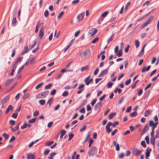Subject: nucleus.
<instances>
[{
	"mask_svg": "<svg viewBox=\"0 0 159 159\" xmlns=\"http://www.w3.org/2000/svg\"><path fill=\"white\" fill-rule=\"evenodd\" d=\"M142 151L139 150L137 148H134L133 149L132 151L133 154L135 156H138L141 153Z\"/></svg>",
	"mask_w": 159,
	"mask_h": 159,
	"instance_id": "obj_5",
	"label": "nucleus"
},
{
	"mask_svg": "<svg viewBox=\"0 0 159 159\" xmlns=\"http://www.w3.org/2000/svg\"><path fill=\"white\" fill-rule=\"evenodd\" d=\"M89 67V66H87L85 67H82L81 68V70L82 71H83L84 70H87Z\"/></svg>",
	"mask_w": 159,
	"mask_h": 159,
	"instance_id": "obj_45",
	"label": "nucleus"
},
{
	"mask_svg": "<svg viewBox=\"0 0 159 159\" xmlns=\"http://www.w3.org/2000/svg\"><path fill=\"white\" fill-rule=\"evenodd\" d=\"M98 30L95 28H92L89 30V34L91 35V36H93L97 32Z\"/></svg>",
	"mask_w": 159,
	"mask_h": 159,
	"instance_id": "obj_4",
	"label": "nucleus"
},
{
	"mask_svg": "<svg viewBox=\"0 0 159 159\" xmlns=\"http://www.w3.org/2000/svg\"><path fill=\"white\" fill-rule=\"evenodd\" d=\"M102 102H99L97 103L95 106L94 109L95 111H97L99 109L102 105Z\"/></svg>",
	"mask_w": 159,
	"mask_h": 159,
	"instance_id": "obj_12",
	"label": "nucleus"
},
{
	"mask_svg": "<svg viewBox=\"0 0 159 159\" xmlns=\"http://www.w3.org/2000/svg\"><path fill=\"white\" fill-rule=\"evenodd\" d=\"M122 54V52L121 50H119L117 53V56L118 57H121Z\"/></svg>",
	"mask_w": 159,
	"mask_h": 159,
	"instance_id": "obj_41",
	"label": "nucleus"
},
{
	"mask_svg": "<svg viewBox=\"0 0 159 159\" xmlns=\"http://www.w3.org/2000/svg\"><path fill=\"white\" fill-rule=\"evenodd\" d=\"M138 115L137 112L136 111H134L133 113H132L130 114V116L131 117H134L136 116H137Z\"/></svg>",
	"mask_w": 159,
	"mask_h": 159,
	"instance_id": "obj_30",
	"label": "nucleus"
},
{
	"mask_svg": "<svg viewBox=\"0 0 159 159\" xmlns=\"http://www.w3.org/2000/svg\"><path fill=\"white\" fill-rule=\"evenodd\" d=\"M49 93L48 91H44L40 93H39L36 96V98L37 99L42 98H45Z\"/></svg>",
	"mask_w": 159,
	"mask_h": 159,
	"instance_id": "obj_2",
	"label": "nucleus"
},
{
	"mask_svg": "<svg viewBox=\"0 0 159 159\" xmlns=\"http://www.w3.org/2000/svg\"><path fill=\"white\" fill-rule=\"evenodd\" d=\"M20 123H19V124H18V125L16 126L15 127V129H13V128L12 126H11L10 127V128L11 129V130L13 132H14L15 131L18 129L19 128V125H20Z\"/></svg>",
	"mask_w": 159,
	"mask_h": 159,
	"instance_id": "obj_25",
	"label": "nucleus"
},
{
	"mask_svg": "<svg viewBox=\"0 0 159 159\" xmlns=\"http://www.w3.org/2000/svg\"><path fill=\"white\" fill-rule=\"evenodd\" d=\"M53 99L52 97H51L50 99H49L47 103L48 104H49V106L50 107L51 106V105L53 102Z\"/></svg>",
	"mask_w": 159,
	"mask_h": 159,
	"instance_id": "obj_28",
	"label": "nucleus"
},
{
	"mask_svg": "<svg viewBox=\"0 0 159 159\" xmlns=\"http://www.w3.org/2000/svg\"><path fill=\"white\" fill-rule=\"evenodd\" d=\"M151 151V148L149 149V148H147L145 152L146 158L148 157L149 156L150 152Z\"/></svg>",
	"mask_w": 159,
	"mask_h": 159,
	"instance_id": "obj_17",
	"label": "nucleus"
},
{
	"mask_svg": "<svg viewBox=\"0 0 159 159\" xmlns=\"http://www.w3.org/2000/svg\"><path fill=\"white\" fill-rule=\"evenodd\" d=\"M84 85L83 84H81L78 87V89L79 90L77 91V93L78 94H80L84 90Z\"/></svg>",
	"mask_w": 159,
	"mask_h": 159,
	"instance_id": "obj_7",
	"label": "nucleus"
},
{
	"mask_svg": "<svg viewBox=\"0 0 159 159\" xmlns=\"http://www.w3.org/2000/svg\"><path fill=\"white\" fill-rule=\"evenodd\" d=\"M13 109V108L11 105H9L5 111V113L7 114L10 110H12Z\"/></svg>",
	"mask_w": 159,
	"mask_h": 159,
	"instance_id": "obj_20",
	"label": "nucleus"
},
{
	"mask_svg": "<svg viewBox=\"0 0 159 159\" xmlns=\"http://www.w3.org/2000/svg\"><path fill=\"white\" fill-rule=\"evenodd\" d=\"M17 67L16 66V65H14L13 67V69L12 70L11 72V73L10 75H14V72L15 71L16 68Z\"/></svg>",
	"mask_w": 159,
	"mask_h": 159,
	"instance_id": "obj_21",
	"label": "nucleus"
},
{
	"mask_svg": "<svg viewBox=\"0 0 159 159\" xmlns=\"http://www.w3.org/2000/svg\"><path fill=\"white\" fill-rule=\"evenodd\" d=\"M108 69H106L102 71L99 74V77H101L107 74L108 73Z\"/></svg>",
	"mask_w": 159,
	"mask_h": 159,
	"instance_id": "obj_8",
	"label": "nucleus"
},
{
	"mask_svg": "<svg viewBox=\"0 0 159 159\" xmlns=\"http://www.w3.org/2000/svg\"><path fill=\"white\" fill-rule=\"evenodd\" d=\"M153 18V16H150L149 19L148 20L146 21H147L148 23L149 24L150 22L152 20Z\"/></svg>",
	"mask_w": 159,
	"mask_h": 159,
	"instance_id": "obj_36",
	"label": "nucleus"
},
{
	"mask_svg": "<svg viewBox=\"0 0 159 159\" xmlns=\"http://www.w3.org/2000/svg\"><path fill=\"white\" fill-rule=\"evenodd\" d=\"M158 122H156L154 123V124L152 126V129L154 130L155 128L158 124Z\"/></svg>",
	"mask_w": 159,
	"mask_h": 159,
	"instance_id": "obj_48",
	"label": "nucleus"
},
{
	"mask_svg": "<svg viewBox=\"0 0 159 159\" xmlns=\"http://www.w3.org/2000/svg\"><path fill=\"white\" fill-rule=\"evenodd\" d=\"M13 80V79H9L7 80L5 83V86H7L11 83Z\"/></svg>",
	"mask_w": 159,
	"mask_h": 159,
	"instance_id": "obj_22",
	"label": "nucleus"
},
{
	"mask_svg": "<svg viewBox=\"0 0 159 159\" xmlns=\"http://www.w3.org/2000/svg\"><path fill=\"white\" fill-rule=\"evenodd\" d=\"M39 111H36L34 112L33 114V116H36L39 115Z\"/></svg>",
	"mask_w": 159,
	"mask_h": 159,
	"instance_id": "obj_58",
	"label": "nucleus"
},
{
	"mask_svg": "<svg viewBox=\"0 0 159 159\" xmlns=\"http://www.w3.org/2000/svg\"><path fill=\"white\" fill-rule=\"evenodd\" d=\"M84 16V12H83L82 13L79 14L77 16V19L78 21H80L82 20Z\"/></svg>",
	"mask_w": 159,
	"mask_h": 159,
	"instance_id": "obj_6",
	"label": "nucleus"
},
{
	"mask_svg": "<svg viewBox=\"0 0 159 159\" xmlns=\"http://www.w3.org/2000/svg\"><path fill=\"white\" fill-rule=\"evenodd\" d=\"M89 78L90 76H89L87 77L84 80V82L87 85H89L93 80V79H91L89 80Z\"/></svg>",
	"mask_w": 159,
	"mask_h": 159,
	"instance_id": "obj_9",
	"label": "nucleus"
},
{
	"mask_svg": "<svg viewBox=\"0 0 159 159\" xmlns=\"http://www.w3.org/2000/svg\"><path fill=\"white\" fill-rule=\"evenodd\" d=\"M150 113L148 110H146L144 112V116L147 117L149 115Z\"/></svg>",
	"mask_w": 159,
	"mask_h": 159,
	"instance_id": "obj_46",
	"label": "nucleus"
},
{
	"mask_svg": "<svg viewBox=\"0 0 159 159\" xmlns=\"http://www.w3.org/2000/svg\"><path fill=\"white\" fill-rule=\"evenodd\" d=\"M97 152V149L95 146L92 147L89 151L88 154L90 157H93Z\"/></svg>",
	"mask_w": 159,
	"mask_h": 159,
	"instance_id": "obj_1",
	"label": "nucleus"
},
{
	"mask_svg": "<svg viewBox=\"0 0 159 159\" xmlns=\"http://www.w3.org/2000/svg\"><path fill=\"white\" fill-rule=\"evenodd\" d=\"M30 94L29 93H25L23 97V99L25 100V99L28 98L30 96Z\"/></svg>",
	"mask_w": 159,
	"mask_h": 159,
	"instance_id": "obj_26",
	"label": "nucleus"
},
{
	"mask_svg": "<svg viewBox=\"0 0 159 159\" xmlns=\"http://www.w3.org/2000/svg\"><path fill=\"white\" fill-rule=\"evenodd\" d=\"M22 58L23 57H22L18 58L17 61L15 62L14 65L16 64V66H17L18 62L21 61Z\"/></svg>",
	"mask_w": 159,
	"mask_h": 159,
	"instance_id": "obj_29",
	"label": "nucleus"
},
{
	"mask_svg": "<svg viewBox=\"0 0 159 159\" xmlns=\"http://www.w3.org/2000/svg\"><path fill=\"white\" fill-rule=\"evenodd\" d=\"M29 49L27 46H25L24 48V50L21 52V55H23L27 53L29 51Z\"/></svg>",
	"mask_w": 159,
	"mask_h": 159,
	"instance_id": "obj_10",
	"label": "nucleus"
},
{
	"mask_svg": "<svg viewBox=\"0 0 159 159\" xmlns=\"http://www.w3.org/2000/svg\"><path fill=\"white\" fill-rule=\"evenodd\" d=\"M54 142L53 141L48 142L46 143V145H47V146H50Z\"/></svg>",
	"mask_w": 159,
	"mask_h": 159,
	"instance_id": "obj_49",
	"label": "nucleus"
},
{
	"mask_svg": "<svg viewBox=\"0 0 159 159\" xmlns=\"http://www.w3.org/2000/svg\"><path fill=\"white\" fill-rule=\"evenodd\" d=\"M27 159H34L35 158L34 155L31 153L27 154Z\"/></svg>",
	"mask_w": 159,
	"mask_h": 159,
	"instance_id": "obj_11",
	"label": "nucleus"
},
{
	"mask_svg": "<svg viewBox=\"0 0 159 159\" xmlns=\"http://www.w3.org/2000/svg\"><path fill=\"white\" fill-rule=\"evenodd\" d=\"M68 94V92L66 91H65L62 93V95L63 97H65L67 96Z\"/></svg>",
	"mask_w": 159,
	"mask_h": 159,
	"instance_id": "obj_63",
	"label": "nucleus"
},
{
	"mask_svg": "<svg viewBox=\"0 0 159 159\" xmlns=\"http://www.w3.org/2000/svg\"><path fill=\"white\" fill-rule=\"evenodd\" d=\"M114 35V34H113L111 36L107 39V43H109L112 40Z\"/></svg>",
	"mask_w": 159,
	"mask_h": 159,
	"instance_id": "obj_31",
	"label": "nucleus"
},
{
	"mask_svg": "<svg viewBox=\"0 0 159 159\" xmlns=\"http://www.w3.org/2000/svg\"><path fill=\"white\" fill-rule=\"evenodd\" d=\"M97 101V99H94L93 100L91 104L92 106H93L94 104Z\"/></svg>",
	"mask_w": 159,
	"mask_h": 159,
	"instance_id": "obj_51",
	"label": "nucleus"
},
{
	"mask_svg": "<svg viewBox=\"0 0 159 159\" xmlns=\"http://www.w3.org/2000/svg\"><path fill=\"white\" fill-rule=\"evenodd\" d=\"M69 65H70V64L69 63L68 64L66 65V66L64 69L61 70V72L62 73H64L65 72H69L70 71V70L68 69V68L69 67Z\"/></svg>",
	"mask_w": 159,
	"mask_h": 159,
	"instance_id": "obj_15",
	"label": "nucleus"
},
{
	"mask_svg": "<svg viewBox=\"0 0 159 159\" xmlns=\"http://www.w3.org/2000/svg\"><path fill=\"white\" fill-rule=\"evenodd\" d=\"M80 2L79 0H74L71 2V4L72 5H75L77 4Z\"/></svg>",
	"mask_w": 159,
	"mask_h": 159,
	"instance_id": "obj_39",
	"label": "nucleus"
},
{
	"mask_svg": "<svg viewBox=\"0 0 159 159\" xmlns=\"http://www.w3.org/2000/svg\"><path fill=\"white\" fill-rule=\"evenodd\" d=\"M36 120L35 118H34L29 120L28 122L30 123H34L35 122Z\"/></svg>",
	"mask_w": 159,
	"mask_h": 159,
	"instance_id": "obj_53",
	"label": "nucleus"
},
{
	"mask_svg": "<svg viewBox=\"0 0 159 159\" xmlns=\"http://www.w3.org/2000/svg\"><path fill=\"white\" fill-rule=\"evenodd\" d=\"M66 132L64 130H62L61 132V135L60 136V139H62L63 136L66 134Z\"/></svg>",
	"mask_w": 159,
	"mask_h": 159,
	"instance_id": "obj_32",
	"label": "nucleus"
},
{
	"mask_svg": "<svg viewBox=\"0 0 159 159\" xmlns=\"http://www.w3.org/2000/svg\"><path fill=\"white\" fill-rule=\"evenodd\" d=\"M15 121L14 120H11L9 121L10 124L12 125H15Z\"/></svg>",
	"mask_w": 159,
	"mask_h": 159,
	"instance_id": "obj_59",
	"label": "nucleus"
},
{
	"mask_svg": "<svg viewBox=\"0 0 159 159\" xmlns=\"http://www.w3.org/2000/svg\"><path fill=\"white\" fill-rule=\"evenodd\" d=\"M153 18V16H150L149 19L148 20L146 21H147L148 23L149 24L150 22L152 20Z\"/></svg>",
	"mask_w": 159,
	"mask_h": 159,
	"instance_id": "obj_37",
	"label": "nucleus"
},
{
	"mask_svg": "<svg viewBox=\"0 0 159 159\" xmlns=\"http://www.w3.org/2000/svg\"><path fill=\"white\" fill-rule=\"evenodd\" d=\"M80 33V30H78L77 31L75 34L74 36L75 37H77L79 34Z\"/></svg>",
	"mask_w": 159,
	"mask_h": 159,
	"instance_id": "obj_60",
	"label": "nucleus"
},
{
	"mask_svg": "<svg viewBox=\"0 0 159 159\" xmlns=\"http://www.w3.org/2000/svg\"><path fill=\"white\" fill-rule=\"evenodd\" d=\"M48 15H49L48 11L47 10H46L45 11L44 13V16L45 17H47L48 16Z\"/></svg>",
	"mask_w": 159,
	"mask_h": 159,
	"instance_id": "obj_61",
	"label": "nucleus"
},
{
	"mask_svg": "<svg viewBox=\"0 0 159 159\" xmlns=\"http://www.w3.org/2000/svg\"><path fill=\"white\" fill-rule=\"evenodd\" d=\"M2 136L5 138L6 140H7L9 137V135L6 133H3L2 134Z\"/></svg>",
	"mask_w": 159,
	"mask_h": 159,
	"instance_id": "obj_42",
	"label": "nucleus"
},
{
	"mask_svg": "<svg viewBox=\"0 0 159 159\" xmlns=\"http://www.w3.org/2000/svg\"><path fill=\"white\" fill-rule=\"evenodd\" d=\"M44 28L42 27L41 28L39 34V36L41 39H42L43 35Z\"/></svg>",
	"mask_w": 159,
	"mask_h": 159,
	"instance_id": "obj_13",
	"label": "nucleus"
},
{
	"mask_svg": "<svg viewBox=\"0 0 159 159\" xmlns=\"http://www.w3.org/2000/svg\"><path fill=\"white\" fill-rule=\"evenodd\" d=\"M98 39L99 38L98 37L96 38L92 41V43H95L98 40Z\"/></svg>",
	"mask_w": 159,
	"mask_h": 159,
	"instance_id": "obj_62",
	"label": "nucleus"
},
{
	"mask_svg": "<svg viewBox=\"0 0 159 159\" xmlns=\"http://www.w3.org/2000/svg\"><path fill=\"white\" fill-rule=\"evenodd\" d=\"M77 81V80H75L73 81L72 83V86L71 87H70V89H74L77 87L78 85L77 83H76Z\"/></svg>",
	"mask_w": 159,
	"mask_h": 159,
	"instance_id": "obj_14",
	"label": "nucleus"
},
{
	"mask_svg": "<svg viewBox=\"0 0 159 159\" xmlns=\"http://www.w3.org/2000/svg\"><path fill=\"white\" fill-rule=\"evenodd\" d=\"M16 22L17 20L16 18H14L12 21V24L13 25H15Z\"/></svg>",
	"mask_w": 159,
	"mask_h": 159,
	"instance_id": "obj_54",
	"label": "nucleus"
},
{
	"mask_svg": "<svg viewBox=\"0 0 159 159\" xmlns=\"http://www.w3.org/2000/svg\"><path fill=\"white\" fill-rule=\"evenodd\" d=\"M113 84V83L111 82H108L107 84V86L108 88H110L112 87Z\"/></svg>",
	"mask_w": 159,
	"mask_h": 159,
	"instance_id": "obj_56",
	"label": "nucleus"
},
{
	"mask_svg": "<svg viewBox=\"0 0 159 159\" xmlns=\"http://www.w3.org/2000/svg\"><path fill=\"white\" fill-rule=\"evenodd\" d=\"M56 154V153L54 152L51 153L49 156L48 158L49 159H53V156Z\"/></svg>",
	"mask_w": 159,
	"mask_h": 159,
	"instance_id": "obj_33",
	"label": "nucleus"
},
{
	"mask_svg": "<svg viewBox=\"0 0 159 159\" xmlns=\"http://www.w3.org/2000/svg\"><path fill=\"white\" fill-rule=\"evenodd\" d=\"M90 136V132H89L88 133V135H87V136L84 142V143H85L87 141L88 139L89 138Z\"/></svg>",
	"mask_w": 159,
	"mask_h": 159,
	"instance_id": "obj_50",
	"label": "nucleus"
},
{
	"mask_svg": "<svg viewBox=\"0 0 159 159\" xmlns=\"http://www.w3.org/2000/svg\"><path fill=\"white\" fill-rule=\"evenodd\" d=\"M64 14V12L63 11H61V13L59 14V15H58V16L57 17L58 19H60L61 17Z\"/></svg>",
	"mask_w": 159,
	"mask_h": 159,
	"instance_id": "obj_44",
	"label": "nucleus"
},
{
	"mask_svg": "<svg viewBox=\"0 0 159 159\" xmlns=\"http://www.w3.org/2000/svg\"><path fill=\"white\" fill-rule=\"evenodd\" d=\"M9 99V97H7L6 98H4L1 101L2 103L3 104L6 103L7 101V100Z\"/></svg>",
	"mask_w": 159,
	"mask_h": 159,
	"instance_id": "obj_24",
	"label": "nucleus"
},
{
	"mask_svg": "<svg viewBox=\"0 0 159 159\" xmlns=\"http://www.w3.org/2000/svg\"><path fill=\"white\" fill-rule=\"evenodd\" d=\"M106 132L108 133H110L112 131V129H110L109 126H106Z\"/></svg>",
	"mask_w": 159,
	"mask_h": 159,
	"instance_id": "obj_35",
	"label": "nucleus"
},
{
	"mask_svg": "<svg viewBox=\"0 0 159 159\" xmlns=\"http://www.w3.org/2000/svg\"><path fill=\"white\" fill-rule=\"evenodd\" d=\"M141 145L143 146L144 148H145L146 147V144L145 142L144 141H142L141 143Z\"/></svg>",
	"mask_w": 159,
	"mask_h": 159,
	"instance_id": "obj_55",
	"label": "nucleus"
},
{
	"mask_svg": "<svg viewBox=\"0 0 159 159\" xmlns=\"http://www.w3.org/2000/svg\"><path fill=\"white\" fill-rule=\"evenodd\" d=\"M116 115V113L115 112H113L108 116V118L109 119H112Z\"/></svg>",
	"mask_w": 159,
	"mask_h": 159,
	"instance_id": "obj_27",
	"label": "nucleus"
},
{
	"mask_svg": "<svg viewBox=\"0 0 159 159\" xmlns=\"http://www.w3.org/2000/svg\"><path fill=\"white\" fill-rule=\"evenodd\" d=\"M155 142V139L154 137H152L151 139V143L152 145H154Z\"/></svg>",
	"mask_w": 159,
	"mask_h": 159,
	"instance_id": "obj_40",
	"label": "nucleus"
},
{
	"mask_svg": "<svg viewBox=\"0 0 159 159\" xmlns=\"http://www.w3.org/2000/svg\"><path fill=\"white\" fill-rule=\"evenodd\" d=\"M56 93V90L55 89H53L52 90L50 93V94L51 95H54Z\"/></svg>",
	"mask_w": 159,
	"mask_h": 159,
	"instance_id": "obj_64",
	"label": "nucleus"
},
{
	"mask_svg": "<svg viewBox=\"0 0 159 159\" xmlns=\"http://www.w3.org/2000/svg\"><path fill=\"white\" fill-rule=\"evenodd\" d=\"M153 18V16H150L149 19L148 20L146 21H147L148 23L149 24L150 22L152 20Z\"/></svg>",
	"mask_w": 159,
	"mask_h": 159,
	"instance_id": "obj_38",
	"label": "nucleus"
},
{
	"mask_svg": "<svg viewBox=\"0 0 159 159\" xmlns=\"http://www.w3.org/2000/svg\"><path fill=\"white\" fill-rule=\"evenodd\" d=\"M146 46V44H145L143 47L142 48V49L139 52V57H141L142 56H143L144 54V48Z\"/></svg>",
	"mask_w": 159,
	"mask_h": 159,
	"instance_id": "obj_16",
	"label": "nucleus"
},
{
	"mask_svg": "<svg viewBox=\"0 0 159 159\" xmlns=\"http://www.w3.org/2000/svg\"><path fill=\"white\" fill-rule=\"evenodd\" d=\"M52 86V84H48L46 85L45 87V88L46 89H50Z\"/></svg>",
	"mask_w": 159,
	"mask_h": 159,
	"instance_id": "obj_47",
	"label": "nucleus"
},
{
	"mask_svg": "<svg viewBox=\"0 0 159 159\" xmlns=\"http://www.w3.org/2000/svg\"><path fill=\"white\" fill-rule=\"evenodd\" d=\"M109 12V11H107L104 12L101 15V17L103 18H105L107 16Z\"/></svg>",
	"mask_w": 159,
	"mask_h": 159,
	"instance_id": "obj_23",
	"label": "nucleus"
},
{
	"mask_svg": "<svg viewBox=\"0 0 159 159\" xmlns=\"http://www.w3.org/2000/svg\"><path fill=\"white\" fill-rule=\"evenodd\" d=\"M148 129V124H147L143 129V130L142 133V135H143V134L145 133Z\"/></svg>",
	"mask_w": 159,
	"mask_h": 159,
	"instance_id": "obj_18",
	"label": "nucleus"
},
{
	"mask_svg": "<svg viewBox=\"0 0 159 159\" xmlns=\"http://www.w3.org/2000/svg\"><path fill=\"white\" fill-rule=\"evenodd\" d=\"M39 103L41 105H43L45 103V100L42 99L39 101Z\"/></svg>",
	"mask_w": 159,
	"mask_h": 159,
	"instance_id": "obj_34",
	"label": "nucleus"
},
{
	"mask_svg": "<svg viewBox=\"0 0 159 159\" xmlns=\"http://www.w3.org/2000/svg\"><path fill=\"white\" fill-rule=\"evenodd\" d=\"M151 68V66L149 65L147 67H143L142 70V72L143 73L144 72L146 71H148Z\"/></svg>",
	"mask_w": 159,
	"mask_h": 159,
	"instance_id": "obj_19",
	"label": "nucleus"
},
{
	"mask_svg": "<svg viewBox=\"0 0 159 159\" xmlns=\"http://www.w3.org/2000/svg\"><path fill=\"white\" fill-rule=\"evenodd\" d=\"M135 45L136 48H138L139 45V43L138 40H136L135 41Z\"/></svg>",
	"mask_w": 159,
	"mask_h": 159,
	"instance_id": "obj_52",
	"label": "nucleus"
},
{
	"mask_svg": "<svg viewBox=\"0 0 159 159\" xmlns=\"http://www.w3.org/2000/svg\"><path fill=\"white\" fill-rule=\"evenodd\" d=\"M91 55V51L89 49H87L83 52V57L86 58H89Z\"/></svg>",
	"mask_w": 159,
	"mask_h": 159,
	"instance_id": "obj_3",
	"label": "nucleus"
},
{
	"mask_svg": "<svg viewBox=\"0 0 159 159\" xmlns=\"http://www.w3.org/2000/svg\"><path fill=\"white\" fill-rule=\"evenodd\" d=\"M18 115V113H13L12 115V117L14 118H16Z\"/></svg>",
	"mask_w": 159,
	"mask_h": 159,
	"instance_id": "obj_57",
	"label": "nucleus"
},
{
	"mask_svg": "<svg viewBox=\"0 0 159 159\" xmlns=\"http://www.w3.org/2000/svg\"><path fill=\"white\" fill-rule=\"evenodd\" d=\"M43 83H41L39 84H38L35 87V89H38L40 88L43 84Z\"/></svg>",
	"mask_w": 159,
	"mask_h": 159,
	"instance_id": "obj_43",
	"label": "nucleus"
}]
</instances>
